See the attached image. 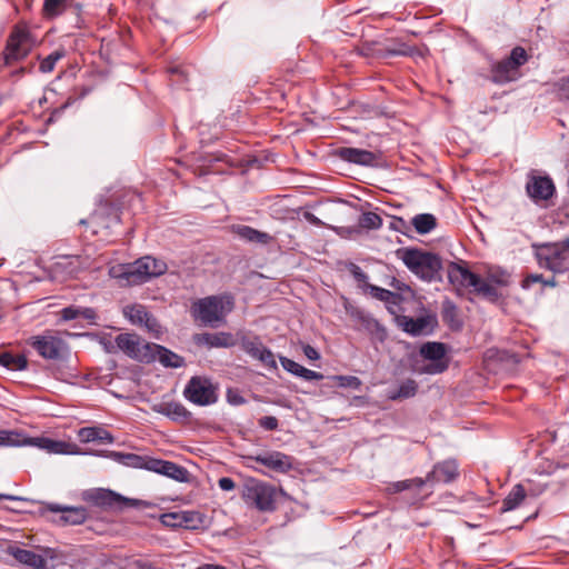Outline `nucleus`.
I'll use <instances>...</instances> for the list:
<instances>
[{"instance_id": "47", "label": "nucleus", "mask_w": 569, "mask_h": 569, "mask_svg": "<svg viewBox=\"0 0 569 569\" xmlns=\"http://www.w3.org/2000/svg\"><path fill=\"white\" fill-rule=\"evenodd\" d=\"M348 269L359 284H362L363 287L368 288V276L361 270L359 266L350 263Z\"/></svg>"}, {"instance_id": "53", "label": "nucleus", "mask_w": 569, "mask_h": 569, "mask_svg": "<svg viewBox=\"0 0 569 569\" xmlns=\"http://www.w3.org/2000/svg\"><path fill=\"white\" fill-rule=\"evenodd\" d=\"M297 377H300L307 381L322 380L325 378V376L321 372L313 371V370L307 369L305 367H302V369L300 370V373Z\"/></svg>"}, {"instance_id": "26", "label": "nucleus", "mask_w": 569, "mask_h": 569, "mask_svg": "<svg viewBox=\"0 0 569 569\" xmlns=\"http://www.w3.org/2000/svg\"><path fill=\"white\" fill-rule=\"evenodd\" d=\"M7 553L12 556L20 563L29 566L33 569H44L47 563L46 559L41 555L14 546H9Z\"/></svg>"}, {"instance_id": "22", "label": "nucleus", "mask_w": 569, "mask_h": 569, "mask_svg": "<svg viewBox=\"0 0 569 569\" xmlns=\"http://www.w3.org/2000/svg\"><path fill=\"white\" fill-rule=\"evenodd\" d=\"M68 10H72L78 16L82 4L76 0H43L41 14L46 20H53Z\"/></svg>"}, {"instance_id": "50", "label": "nucleus", "mask_w": 569, "mask_h": 569, "mask_svg": "<svg viewBox=\"0 0 569 569\" xmlns=\"http://www.w3.org/2000/svg\"><path fill=\"white\" fill-rule=\"evenodd\" d=\"M258 423L262 429L268 430V431L276 430V429H278V426H279L278 419L273 416L261 417L258 420Z\"/></svg>"}, {"instance_id": "34", "label": "nucleus", "mask_w": 569, "mask_h": 569, "mask_svg": "<svg viewBox=\"0 0 569 569\" xmlns=\"http://www.w3.org/2000/svg\"><path fill=\"white\" fill-rule=\"evenodd\" d=\"M60 317L63 321H70L78 318L92 320L96 318V311L91 308H80L76 306H69L60 311Z\"/></svg>"}, {"instance_id": "11", "label": "nucleus", "mask_w": 569, "mask_h": 569, "mask_svg": "<svg viewBox=\"0 0 569 569\" xmlns=\"http://www.w3.org/2000/svg\"><path fill=\"white\" fill-rule=\"evenodd\" d=\"M29 345L38 352L40 357L47 360L61 359L68 347L64 340L50 331L43 335L33 336Z\"/></svg>"}, {"instance_id": "61", "label": "nucleus", "mask_w": 569, "mask_h": 569, "mask_svg": "<svg viewBox=\"0 0 569 569\" xmlns=\"http://www.w3.org/2000/svg\"><path fill=\"white\" fill-rule=\"evenodd\" d=\"M197 569H226L223 566L207 563L198 567Z\"/></svg>"}, {"instance_id": "6", "label": "nucleus", "mask_w": 569, "mask_h": 569, "mask_svg": "<svg viewBox=\"0 0 569 569\" xmlns=\"http://www.w3.org/2000/svg\"><path fill=\"white\" fill-rule=\"evenodd\" d=\"M36 46V39L26 22L13 26L1 54L0 70L23 60Z\"/></svg>"}, {"instance_id": "10", "label": "nucleus", "mask_w": 569, "mask_h": 569, "mask_svg": "<svg viewBox=\"0 0 569 569\" xmlns=\"http://www.w3.org/2000/svg\"><path fill=\"white\" fill-rule=\"evenodd\" d=\"M183 396L193 405L211 406L218 401V386L207 377L194 376L186 385Z\"/></svg>"}, {"instance_id": "54", "label": "nucleus", "mask_w": 569, "mask_h": 569, "mask_svg": "<svg viewBox=\"0 0 569 569\" xmlns=\"http://www.w3.org/2000/svg\"><path fill=\"white\" fill-rule=\"evenodd\" d=\"M302 351H303V355L309 360L317 361V360L320 359L319 351L316 348H313L312 346H310V345H302Z\"/></svg>"}, {"instance_id": "15", "label": "nucleus", "mask_w": 569, "mask_h": 569, "mask_svg": "<svg viewBox=\"0 0 569 569\" xmlns=\"http://www.w3.org/2000/svg\"><path fill=\"white\" fill-rule=\"evenodd\" d=\"M82 499L100 508H114L128 503L129 499L109 489L96 488L83 491Z\"/></svg>"}, {"instance_id": "30", "label": "nucleus", "mask_w": 569, "mask_h": 569, "mask_svg": "<svg viewBox=\"0 0 569 569\" xmlns=\"http://www.w3.org/2000/svg\"><path fill=\"white\" fill-rule=\"evenodd\" d=\"M378 211L377 208L376 211H362L359 214L356 226L359 227L360 236L365 231L376 230L382 226L383 220Z\"/></svg>"}, {"instance_id": "48", "label": "nucleus", "mask_w": 569, "mask_h": 569, "mask_svg": "<svg viewBox=\"0 0 569 569\" xmlns=\"http://www.w3.org/2000/svg\"><path fill=\"white\" fill-rule=\"evenodd\" d=\"M280 362H281V366L282 368L292 373L293 376H298L300 373V370L302 369L303 366L299 365L298 362L287 358V357H280Z\"/></svg>"}, {"instance_id": "25", "label": "nucleus", "mask_w": 569, "mask_h": 569, "mask_svg": "<svg viewBox=\"0 0 569 569\" xmlns=\"http://www.w3.org/2000/svg\"><path fill=\"white\" fill-rule=\"evenodd\" d=\"M152 409L173 421H187L191 417V412L182 403L177 401L160 402L154 405Z\"/></svg>"}, {"instance_id": "29", "label": "nucleus", "mask_w": 569, "mask_h": 569, "mask_svg": "<svg viewBox=\"0 0 569 569\" xmlns=\"http://www.w3.org/2000/svg\"><path fill=\"white\" fill-rule=\"evenodd\" d=\"M152 355L153 360L158 358V360L167 368H180L184 365V360L179 355L170 351L169 349L152 343Z\"/></svg>"}, {"instance_id": "14", "label": "nucleus", "mask_w": 569, "mask_h": 569, "mask_svg": "<svg viewBox=\"0 0 569 569\" xmlns=\"http://www.w3.org/2000/svg\"><path fill=\"white\" fill-rule=\"evenodd\" d=\"M257 463L277 472L287 473L293 469L295 458L281 451H267L251 457Z\"/></svg>"}, {"instance_id": "19", "label": "nucleus", "mask_w": 569, "mask_h": 569, "mask_svg": "<svg viewBox=\"0 0 569 569\" xmlns=\"http://www.w3.org/2000/svg\"><path fill=\"white\" fill-rule=\"evenodd\" d=\"M230 230L236 238L249 244L270 246L274 240L272 234L246 224H232Z\"/></svg>"}, {"instance_id": "13", "label": "nucleus", "mask_w": 569, "mask_h": 569, "mask_svg": "<svg viewBox=\"0 0 569 569\" xmlns=\"http://www.w3.org/2000/svg\"><path fill=\"white\" fill-rule=\"evenodd\" d=\"M528 197L537 204L549 201L556 193V186L549 176L535 172L528 174L526 182Z\"/></svg>"}, {"instance_id": "41", "label": "nucleus", "mask_w": 569, "mask_h": 569, "mask_svg": "<svg viewBox=\"0 0 569 569\" xmlns=\"http://www.w3.org/2000/svg\"><path fill=\"white\" fill-rule=\"evenodd\" d=\"M39 446L46 449L48 452L64 453L66 443L62 441H56L47 438L39 439Z\"/></svg>"}, {"instance_id": "51", "label": "nucleus", "mask_w": 569, "mask_h": 569, "mask_svg": "<svg viewBox=\"0 0 569 569\" xmlns=\"http://www.w3.org/2000/svg\"><path fill=\"white\" fill-rule=\"evenodd\" d=\"M227 401L232 406H240L246 402L244 398L241 396L238 389L229 388L227 390Z\"/></svg>"}, {"instance_id": "64", "label": "nucleus", "mask_w": 569, "mask_h": 569, "mask_svg": "<svg viewBox=\"0 0 569 569\" xmlns=\"http://www.w3.org/2000/svg\"><path fill=\"white\" fill-rule=\"evenodd\" d=\"M1 499H6V500H16V499H17V497L11 496V495H2V493H0V500H1Z\"/></svg>"}, {"instance_id": "18", "label": "nucleus", "mask_w": 569, "mask_h": 569, "mask_svg": "<svg viewBox=\"0 0 569 569\" xmlns=\"http://www.w3.org/2000/svg\"><path fill=\"white\" fill-rule=\"evenodd\" d=\"M333 156L342 161L363 167H372L377 161V156L372 151L353 147L336 148Z\"/></svg>"}, {"instance_id": "23", "label": "nucleus", "mask_w": 569, "mask_h": 569, "mask_svg": "<svg viewBox=\"0 0 569 569\" xmlns=\"http://www.w3.org/2000/svg\"><path fill=\"white\" fill-rule=\"evenodd\" d=\"M398 322L402 330L411 336L428 335L433 328V319L429 316L418 318L402 316L398 319Z\"/></svg>"}, {"instance_id": "46", "label": "nucleus", "mask_w": 569, "mask_h": 569, "mask_svg": "<svg viewBox=\"0 0 569 569\" xmlns=\"http://www.w3.org/2000/svg\"><path fill=\"white\" fill-rule=\"evenodd\" d=\"M168 71L171 74V81L178 84H182L188 80L186 70L180 66L170 67Z\"/></svg>"}, {"instance_id": "43", "label": "nucleus", "mask_w": 569, "mask_h": 569, "mask_svg": "<svg viewBox=\"0 0 569 569\" xmlns=\"http://www.w3.org/2000/svg\"><path fill=\"white\" fill-rule=\"evenodd\" d=\"M535 283H541L542 286H555V280H545L541 274H537V273H531V274H528L522 281H521V287L522 289L527 290V289H530L532 287V284Z\"/></svg>"}, {"instance_id": "32", "label": "nucleus", "mask_w": 569, "mask_h": 569, "mask_svg": "<svg viewBox=\"0 0 569 569\" xmlns=\"http://www.w3.org/2000/svg\"><path fill=\"white\" fill-rule=\"evenodd\" d=\"M417 391L418 383L413 379H407L397 389L389 390L387 398L393 401L408 399L415 397Z\"/></svg>"}, {"instance_id": "55", "label": "nucleus", "mask_w": 569, "mask_h": 569, "mask_svg": "<svg viewBox=\"0 0 569 569\" xmlns=\"http://www.w3.org/2000/svg\"><path fill=\"white\" fill-rule=\"evenodd\" d=\"M219 488L223 491H231L234 489L236 483L233 479L229 477H222L218 480Z\"/></svg>"}, {"instance_id": "59", "label": "nucleus", "mask_w": 569, "mask_h": 569, "mask_svg": "<svg viewBox=\"0 0 569 569\" xmlns=\"http://www.w3.org/2000/svg\"><path fill=\"white\" fill-rule=\"evenodd\" d=\"M124 197H127L129 199V202H137V203L141 202V194L140 193L129 192V193H126Z\"/></svg>"}, {"instance_id": "63", "label": "nucleus", "mask_w": 569, "mask_h": 569, "mask_svg": "<svg viewBox=\"0 0 569 569\" xmlns=\"http://www.w3.org/2000/svg\"><path fill=\"white\" fill-rule=\"evenodd\" d=\"M27 72V69L21 67L14 71H12L11 76L12 77H20V76H23L24 73Z\"/></svg>"}, {"instance_id": "20", "label": "nucleus", "mask_w": 569, "mask_h": 569, "mask_svg": "<svg viewBox=\"0 0 569 569\" xmlns=\"http://www.w3.org/2000/svg\"><path fill=\"white\" fill-rule=\"evenodd\" d=\"M537 262L541 268L552 272L569 269V251H536Z\"/></svg>"}, {"instance_id": "5", "label": "nucleus", "mask_w": 569, "mask_h": 569, "mask_svg": "<svg viewBox=\"0 0 569 569\" xmlns=\"http://www.w3.org/2000/svg\"><path fill=\"white\" fill-rule=\"evenodd\" d=\"M234 308V299L229 293L209 296L192 305L193 317L206 326L216 328L226 321Z\"/></svg>"}, {"instance_id": "17", "label": "nucleus", "mask_w": 569, "mask_h": 569, "mask_svg": "<svg viewBox=\"0 0 569 569\" xmlns=\"http://www.w3.org/2000/svg\"><path fill=\"white\" fill-rule=\"evenodd\" d=\"M124 317L133 325L144 326L150 332L158 336L161 332V326L158 320L140 303L126 306Z\"/></svg>"}, {"instance_id": "16", "label": "nucleus", "mask_w": 569, "mask_h": 569, "mask_svg": "<svg viewBox=\"0 0 569 569\" xmlns=\"http://www.w3.org/2000/svg\"><path fill=\"white\" fill-rule=\"evenodd\" d=\"M420 355L432 363L428 365L423 371L430 375L441 373L448 368V362L443 360L446 356V346L441 342H427L420 348Z\"/></svg>"}, {"instance_id": "37", "label": "nucleus", "mask_w": 569, "mask_h": 569, "mask_svg": "<svg viewBox=\"0 0 569 569\" xmlns=\"http://www.w3.org/2000/svg\"><path fill=\"white\" fill-rule=\"evenodd\" d=\"M24 442L21 433L0 429V447H18Z\"/></svg>"}, {"instance_id": "24", "label": "nucleus", "mask_w": 569, "mask_h": 569, "mask_svg": "<svg viewBox=\"0 0 569 569\" xmlns=\"http://www.w3.org/2000/svg\"><path fill=\"white\" fill-rule=\"evenodd\" d=\"M458 466L455 460H446L437 463L433 469L427 475V482L449 483L458 477Z\"/></svg>"}, {"instance_id": "33", "label": "nucleus", "mask_w": 569, "mask_h": 569, "mask_svg": "<svg viewBox=\"0 0 569 569\" xmlns=\"http://www.w3.org/2000/svg\"><path fill=\"white\" fill-rule=\"evenodd\" d=\"M527 496V491L521 483L516 485L508 496L503 499L501 510L503 512L518 508Z\"/></svg>"}, {"instance_id": "31", "label": "nucleus", "mask_w": 569, "mask_h": 569, "mask_svg": "<svg viewBox=\"0 0 569 569\" xmlns=\"http://www.w3.org/2000/svg\"><path fill=\"white\" fill-rule=\"evenodd\" d=\"M411 230L413 229L419 234H426L437 227V218L431 213L416 214L411 222Z\"/></svg>"}, {"instance_id": "3", "label": "nucleus", "mask_w": 569, "mask_h": 569, "mask_svg": "<svg viewBox=\"0 0 569 569\" xmlns=\"http://www.w3.org/2000/svg\"><path fill=\"white\" fill-rule=\"evenodd\" d=\"M167 269L164 261L144 256L133 263H120L110 267L109 276L121 287L138 286L152 277L162 274Z\"/></svg>"}, {"instance_id": "60", "label": "nucleus", "mask_w": 569, "mask_h": 569, "mask_svg": "<svg viewBox=\"0 0 569 569\" xmlns=\"http://www.w3.org/2000/svg\"><path fill=\"white\" fill-rule=\"evenodd\" d=\"M210 345L213 347H221L224 346V343L221 341V338L217 335L210 337Z\"/></svg>"}, {"instance_id": "57", "label": "nucleus", "mask_w": 569, "mask_h": 569, "mask_svg": "<svg viewBox=\"0 0 569 569\" xmlns=\"http://www.w3.org/2000/svg\"><path fill=\"white\" fill-rule=\"evenodd\" d=\"M402 483L401 481H396V482H391L388 485V487L386 488L387 492L388 493H397V492H401L402 491Z\"/></svg>"}, {"instance_id": "49", "label": "nucleus", "mask_w": 569, "mask_h": 569, "mask_svg": "<svg viewBox=\"0 0 569 569\" xmlns=\"http://www.w3.org/2000/svg\"><path fill=\"white\" fill-rule=\"evenodd\" d=\"M409 47L405 43H401L398 48L387 47L382 50L383 57H397V56H408Z\"/></svg>"}, {"instance_id": "40", "label": "nucleus", "mask_w": 569, "mask_h": 569, "mask_svg": "<svg viewBox=\"0 0 569 569\" xmlns=\"http://www.w3.org/2000/svg\"><path fill=\"white\" fill-rule=\"evenodd\" d=\"M442 318L446 322L450 323L451 328H459L460 323L456 320L457 318V308L456 306L447 301L443 305Z\"/></svg>"}, {"instance_id": "2", "label": "nucleus", "mask_w": 569, "mask_h": 569, "mask_svg": "<svg viewBox=\"0 0 569 569\" xmlns=\"http://www.w3.org/2000/svg\"><path fill=\"white\" fill-rule=\"evenodd\" d=\"M121 209L119 203L107 198L101 199L93 212L87 219H81L79 224L83 227V237L90 239L97 237L96 242H89V246L112 244L116 242L113 234L120 227Z\"/></svg>"}, {"instance_id": "8", "label": "nucleus", "mask_w": 569, "mask_h": 569, "mask_svg": "<svg viewBox=\"0 0 569 569\" xmlns=\"http://www.w3.org/2000/svg\"><path fill=\"white\" fill-rule=\"evenodd\" d=\"M278 491L263 481L248 479L242 489V499L244 502L260 511H273L276 509Z\"/></svg>"}, {"instance_id": "38", "label": "nucleus", "mask_w": 569, "mask_h": 569, "mask_svg": "<svg viewBox=\"0 0 569 569\" xmlns=\"http://www.w3.org/2000/svg\"><path fill=\"white\" fill-rule=\"evenodd\" d=\"M553 92L559 101L569 102V76L561 77L553 83Z\"/></svg>"}, {"instance_id": "44", "label": "nucleus", "mask_w": 569, "mask_h": 569, "mask_svg": "<svg viewBox=\"0 0 569 569\" xmlns=\"http://www.w3.org/2000/svg\"><path fill=\"white\" fill-rule=\"evenodd\" d=\"M367 289L370 291V295L373 298L381 300V301L389 302L390 300H392L396 297V295L392 291L373 286V284H368Z\"/></svg>"}, {"instance_id": "27", "label": "nucleus", "mask_w": 569, "mask_h": 569, "mask_svg": "<svg viewBox=\"0 0 569 569\" xmlns=\"http://www.w3.org/2000/svg\"><path fill=\"white\" fill-rule=\"evenodd\" d=\"M49 510L52 512H61V521L64 525H81L88 518V511L84 507H62L59 505H50Z\"/></svg>"}, {"instance_id": "7", "label": "nucleus", "mask_w": 569, "mask_h": 569, "mask_svg": "<svg viewBox=\"0 0 569 569\" xmlns=\"http://www.w3.org/2000/svg\"><path fill=\"white\" fill-rule=\"evenodd\" d=\"M528 60L527 51L520 46L515 47L507 58L491 64L490 81L499 86L517 81L521 77L520 68Z\"/></svg>"}, {"instance_id": "35", "label": "nucleus", "mask_w": 569, "mask_h": 569, "mask_svg": "<svg viewBox=\"0 0 569 569\" xmlns=\"http://www.w3.org/2000/svg\"><path fill=\"white\" fill-rule=\"evenodd\" d=\"M0 365L10 370H23L28 366V360L23 355L2 352L0 355Z\"/></svg>"}, {"instance_id": "62", "label": "nucleus", "mask_w": 569, "mask_h": 569, "mask_svg": "<svg viewBox=\"0 0 569 569\" xmlns=\"http://www.w3.org/2000/svg\"><path fill=\"white\" fill-rule=\"evenodd\" d=\"M546 487H539V488H535V489H530L529 493L531 496H539L540 493H542L545 491Z\"/></svg>"}, {"instance_id": "39", "label": "nucleus", "mask_w": 569, "mask_h": 569, "mask_svg": "<svg viewBox=\"0 0 569 569\" xmlns=\"http://www.w3.org/2000/svg\"><path fill=\"white\" fill-rule=\"evenodd\" d=\"M387 217L389 219L388 228L390 230H393V231H397L405 236L410 237L411 226L405 219H402L400 217H391V216H387Z\"/></svg>"}, {"instance_id": "21", "label": "nucleus", "mask_w": 569, "mask_h": 569, "mask_svg": "<svg viewBox=\"0 0 569 569\" xmlns=\"http://www.w3.org/2000/svg\"><path fill=\"white\" fill-rule=\"evenodd\" d=\"M242 349L250 357L259 360L266 367L276 369L277 362L274 356L270 349H268L259 338L243 339Z\"/></svg>"}, {"instance_id": "36", "label": "nucleus", "mask_w": 569, "mask_h": 569, "mask_svg": "<svg viewBox=\"0 0 569 569\" xmlns=\"http://www.w3.org/2000/svg\"><path fill=\"white\" fill-rule=\"evenodd\" d=\"M64 56H66V50L64 49H57V50H54L49 56H47L46 58L41 59L40 66H39V70L42 73H49V72L53 71V69L56 67V63L60 59L64 58Z\"/></svg>"}, {"instance_id": "9", "label": "nucleus", "mask_w": 569, "mask_h": 569, "mask_svg": "<svg viewBox=\"0 0 569 569\" xmlns=\"http://www.w3.org/2000/svg\"><path fill=\"white\" fill-rule=\"evenodd\" d=\"M405 264L423 280H433L441 269L440 258L431 251H397Z\"/></svg>"}, {"instance_id": "28", "label": "nucleus", "mask_w": 569, "mask_h": 569, "mask_svg": "<svg viewBox=\"0 0 569 569\" xmlns=\"http://www.w3.org/2000/svg\"><path fill=\"white\" fill-rule=\"evenodd\" d=\"M78 437L81 442H99V443H112L114 441L113 436L103 427H83L78 431Z\"/></svg>"}, {"instance_id": "45", "label": "nucleus", "mask_w": 569, "mask_h": 569, "mask_svg": "<svg viewBox=\"0 0 569 569\" xmlns=\"http://www.w3.org/2000/svg\"><path fill=\"white\" fill-rule=\"evenodd\" d=\"M333 230L338 236L346 239H357L360 236L359 227L356 224L348 227H335Z\"/></svg>"}, {"instance_id": "4", "label": "nucleus", "mask_w": 569, "mask_h": 569, "mask_svg": "<svg viewBox=\"0 0 569 569\" xmlns=\"http://www.w3.org/2000/svg\"><path fill=\"white\" fill-rule=\"evenodd\" d=\"M107 457L126 467L146 469L178 481H183L187 477L186 468L171 461L119 451H109Z\"/></svg>"}, {"instance_id": "1", "label": "nucleus", "mask_w": 569, "mask_h": 569, "mask_svg": "<svg viewBox=\"0 0 569 569\" xmlns=\"http://www.w3.org/2000/svg\"><path fill=\"white\" fill-rule=\"evenodd\" d=\"M448 277L451 283L472 289V292L492 302L500 298L496 287H506L510 283V274L500 267H488L485 277H481L470 271L465 263H452Z\"/></svg>"}, {"instance_id": "58", "label": "nucleus", "mask_w": 569, "mask_h": 569, "mask_svg": "<svg viewBox=\"0 0 569 569\" xmlns=\"http://www.w3.org/2000/svg\"><path fill=\"white\" fill-rule=\"evenodd\" d=\"M305 218L315 226H321L322 222L311 212H306Z\"/></svg>"}, {"instance_id": "52", "label": "nucleus", "mask_w": 569, "mask_h": 569, "mask_svg": "<svg viewBox=\"0 0 569 569\" xmlns=\"http://www.w3.org/2000/svg\"><path fill=\"white\" fill-rule=\"evenodd\" d=\"M402 483V491L409 490V489H421L427 482V479L422 478H412V479H406L401 480Z\"/></svg>"}, {"instance_id": "56", "label": "nucleus", "mask_w": 569, "mask_h": 569, "mask_svg": "<svg viewBox=\"0 0 569 569\" xmlns=\"http://www.w3.org/2000/svg\"><path fill=\"white\" fill-rule=\"evenodd\" d=\"M179 518H182L183 521H187V517L182 516L180 517L178 513H167V515H163L162 517V522L164 525H170V526H176L177 522H172L171 520H176V519H179ZM182 521H179L178 525H181Z\"/></svg>"}, {"instance_id": "12", "label": "nucleus", "mask_w": 569, "mask_h": 569, "mask_svg": "<svg viewBox=\"0 0 569 569\" xmlns=\"http://www.w3.org/2000/svg\"><path fill=\"white\" fill-rule=\"evenodd\" d=\"M117 347L132 359L150 362L153 360L152 343L146 342L134 333H120L116 338Z\"/></svg>"}, {"instance_id": "42", "label": "nucleus", "mask_w": 569, "mask_h": 569, "mask_svg": "<svg viewBox=\"0 0 569 569\" xmlns=\"http://www.w3.org/2000/svg\"><path fill=\"white\" fill-rule=\"evenodd\" d=\"M331 379L343 388L359 389L362 385L361 380L356 376H332Z\"/></svg>"}]
</instances>
